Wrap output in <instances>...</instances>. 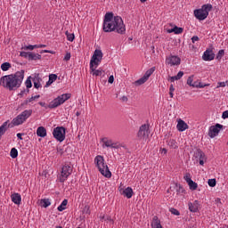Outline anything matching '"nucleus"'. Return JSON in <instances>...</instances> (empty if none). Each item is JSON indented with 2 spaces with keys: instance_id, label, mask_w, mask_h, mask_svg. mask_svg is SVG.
Here are the masks:
<instances>
[{
  "instance_id": "1",
  "label": "nucleus",
  "mask_w": 228,
  "mask_h": 228,
  "mask_svg": "<svg viewBox=\"0 0 228 228\" xmlns=\"http://www.w3.org/2000/svg\"><path fill=\"white\" fill-rule=\"evenodd\" d=\"M102 29L104 33H118L119 35L126 34V25L124 24V20L120 16H114L113 12H106Z\"/></svg>"
},
{
  "instance_id": "2",
  "label": "nucleus",
  "mask_w": 228,
  "mask_h": 228,
  "mask_svg": "<svg viewBox=\"0 0 228 228\" xmlns=\"http://www.w3.org/2000/svg\"><path fill=\"white\" fill-rule=\"evenodd\" d=\"M22 81H24V69L0 77V86L9 90V92H15V90L20 88Z\"/></svg>"
},
{
  "instance_id": "3",
  "label": "nucleus",
  "mask_w": 228,
  "mask_h": 228,
  "mask_svg": "<svg viewBox=\"0 0 228 228\" xmlns=\"http://www.w3.org/2000/svg\"><path fill=\"white\" fill-rule=\"evenodd\" d=\"M102 51L96 49L90 61V74L92 76H102V69H96L102 61Z\"/></svg>"
},
{
  "instance_id": "4",
  "label": "nucleus",
  "mask_w": 228,
  "mask_h": 228,
  "mask_svg": "<svg viewBox=\"0 0 228 228\" xmlns=\"http://www.w3.org/2000/svg\"><path fill=\"white\" fill-rule=\"evenodd\" d=\"M71 94H63L61 95H59L57 98L53 99L48 105L44 102H39V106H42V108H49L50 110H54V108H58V106H61L65 102V101H69L70 99Z\"/></svg>"
},
{
  "instance_id": "5",
  "label": "nucleus",
  "mask_w": 228,
  "mask_h": 228,
  "mask_svg": "<svg viewBox=\"0 0 228 228\" xmlns=\"http://www.w3.org/2000/svg\"><path fill=\"white\" fill-rule=\"evenodd\" d=\"M94 165L98 167L102 175L107 177V179L111 177V171H110V167H108V165L104 162V157L101 155L96 156L94 159Z\"/></svg>"
},
{
  "instance_id": "6",
  "label": "nucleus",
  "mask_w": 228,
  "mask_h": 228,
  "mask_svg": "<svg viewBox=\"0 0 228 228\" xmlns=\"http://www.w3.org/2000/svg\"><path fill=\"white\" fill-rule=\"evenodd\" d=\"M211 10H213V5L211 4H203L200 9H196L194 11V16L198 20H206Z\"/></svg>"
},
{
  "instance_id": "7",
  "label": "nucleus",
  "mask_w": 228,
  "mask_h": 228,
  "mask_svg": "<svg viewBox=\"0 0 228 228\" xmlns=\"http://www.w3.org/2000/svg\"><path fill=\"white\" fill-rule=\"evenodd\" d=\"M32 115L33 110H25L12 120V124L14 126H22Z\"/></svg>"
},
{
  "instance_id": "8",
  "label": "nucleus",
  "mask_w": 228,
  "mask_h": 228,
  "mask_svg": "<svg viewBox=\"0 0 228 228\" xmlns=\"http://www.w3.org/2000/svg\"><path fill=\"white\" fill-rule=\"evenodd\" d=\"M65 127L57 126L53 129V138L57 140V142H63L65 140Z\"/></svg>"
},
{
  "instance_id": "9",
  "label": "nucleus",
  "mask_w": 228,
  "mask_h": 228,
  "mask_svg": "<svg viewBox=\"0 0 228 228\" xmlns=\"http://www.w3.org/2000/svg\"><path fill=\"white\" fill-rule=\"evenodd\" d=\"M70 174H72V167L65 164L61 168L60 183H65Z\"/></svg>"
},
{
  "instance_id": "10",
  "label": "nucleus",
  "mask_w": 228,
  "mask_h": 228,
  "mask_svg": "<svg viewBox=\"0 0 228 228\" xmlns=\"http://www.w3.org/2000/svg\"><path fill=\"white\" fill-rule=\"evenodd\" d=\"M149 125H142L137 133V137L139 140H147V138H149Z\"/></svg>"
},
{
  "instance_id": "11",
  "label": "nucleus",
  "mask_w": 228,
  "mask_h": 228,
  "mask_svg": "<svg viewBox=\"0 0 228 228\" xmlns=\"http://www.w3.org/2000/svg\"><path fill=\"white\" fill-rule=\"evenodd\" d=\"M220 129H224V126L218 123L216 124V126H210L208 130V136L210 138H215V136H217L218 133H220Z\"/></svg>"
},
{
  "instance_id": "12",
  "label": "nucleus",
  "mask_w": 228,
  "mask_h": 228,
  "mask_svg": "<svg viewBox=\"0 0 228 228\" xmlns=\"http://www.w3.org/2000/svg\"><path fill=\"white\" fill-rule=\"evenodd\" d=\"M166 63L167 65H170V67L181 65V58L176 55H170L166 58Z\"/></svg>"
},
{
  "instance_id": "13",
  "label": "nucleus",
  "mask_w": 228,
  "mask_h": 228,
  "mask_svg": "<svg viewBox=\"0 0 228 228\" xmlns=\"http://www.w3.org/2000/svg\"><path fill=\"white\" fill-rule=\"evenodd\" d=\"M202 60L204 61H213L215 60V52H213V48H208L203 55H202Z\"/></svg>"
},
{
  "instance_id": "14",
  "label": "nucleus",
  "mask_w": 228,
  "mask_h": 228,
  "mask_svg": "<svg viewBox=\"0 0 228 228\" xmlns=\"http://www.w3.org/2000/svg\"><path fill=\"white\" fill-rule=\"evenodd\" d=\"M102 148L104 149V147H110V149H118V143L114 142L113 140L111 139H108L107 137H103L102 138Z\"/></svg>"
},
{
  "instance_id": "15",
  "label": "nucleus",
  "mask_w": 228,
  "mask_h": 228,
  "mask_svg": "<svg viewBox=\"0 0 228 228\" xmlns=\"http://www.w3.org/2000/svg\"><path fill=\"white\" fill-rule=\"evenodd\" d=\"M176 129L180 133H183V131H186V129H188V124H186V122H184V120L179 119L177 126H176Z\"/></svg>"
},
{
  "instance_id": "16",
  "label": "nucleus",
  "mask_w": 228,
  "mask_h": 228,
  "mask_svg": "<svg viewBox=\"0 0 228 228\" xmlns=\"http://www.w3.org/2000/svg\"><path fill=\"white\" fill-rule=\"evenodd\" d=\"M11 199L14 204L17 206H20V202H22V197L19 193H13L11 195Z\"/></svg>"
},
{
  "instance_id": "17",
  "label": "nucleus",
  "mask_w": 228,
  "mask_h": 228,
  "mask_svg": "<svg viewBox=\"0 0 228 228\" xmlns=\"http://www.w3.org/2000/svg\"><path fill=\"white\" fill-rule=\"evenodd\" d=\"M188 207L191 213H197L199 211V200H195L193 203L189 202Z\"/></svg>"
},
{
  "instance_id": "18",
  "label": "nucleus",
  "mask_w": 228,
  "mask_h": 228,
  "mask_svg": "<svg viewBox=\"0 0 228 228\" xmlns=\"http://www.w3.org/2000/svg\"><path fill=\"white\" fill-rule=\"evenodd\" d=\"M37 134L40 138H45V136H47V130L44 126H39L37 127Z\"/></svg>"
},
{
  "instance_id": "19",
  "label": "nucleus",
  "mask_w": 228,
  "mask_h": 228,
  "mask_svg": "<svg viewBox=\"0 0 228 228\" xmlns=\"http://www.w3.org/2000/svg\"><path fill=\"white\" fill-rule=\"evenodd\" d=\"M161 227V221L158 218V216H154L152 222H151V228H160Z\"/></svg>"
},
{
  "instance_id": "20",
  "label": "nucleus",
  "mask_w": 228,
  "mask_h": 228,
  "mask_svg": "<svg viewBox=\"0 0 228 228\" xmlns=\"http://www.w3.org/2000/svg\"><path fill=\"white\" fill-rule=\"evenodd\" d=\"M184 31V28L181 27L175 26L173 28L168 29L167 33H175V35H181Z\"/></svg>"
},
{
  "instance_id": "21",
  "label": "nucleus",
  "mask_w": 228,
  "mask_h": 228,
  "mask_svg": "<svg viewBox=\"0 0 228 228\" xmlns=\"http://www.w3.org/2000/svg\"><path fill=\"white\" fill-rule=\"evenodd\" d=\"M123 195L126 198V199H131V197H133V188L131 187H127L123 191Z\"/></svg>"
},
{
  "instance_id": "22",
  "label": "nucleus",
  "mask_w": 228,
  "mask_h": 228,
  "mask_svg": "<svg viewBox=\"0 0 228 228\" xmlns=\"http://www.w3.org/2000/svg\"><path fill=\"white\" fill-rule=\"evenodd\" d=\"M58 79V75L56 74H51L49 75V80L46 82L45 86H51L53 85V81H56Z\"/></svg>"
},
{
  "instance_id": "23",
  "label": "nucleus",
  "mask_w": 228,
  "mask_h": 228,
  "mask_svg": "<svg viewBox=\"0 0 228 228\" xmlns=\"http://www.w3.org/2000/svg\"><path fill=\"white\" fill-rule=\"evenodd\" d=\"M154 70H156V67H152L150 69H148L145 74L142 76V77H145V79L147 81H149V78L151 77V76H152V74H154Z\"/></svg>"
},
{
  "instance_id": "24",
  "label": "nucleus",
  "mask_w": 228,
  "mask_h": 228,
  "mask_svg": "<svg viewBox=\"0 0 228 228\" xmlns=\"http://www.w3.org/2000/svg\"><path fill=\"white\" fill-rule=\"evenodd\" d=\"M28 60L29 61L42 60V55H40L38 53H33L30 52L29 55H28Z\"/></svg>"
},
{
  "instance_id": "25",
  "label": "nucleus",
  "mask_w": 228,
  "mask_h": 228,
  "mask_svg": "<svg viewBox=\"0 0 228 228\" xmlns=\"http://www.w3.org/2000/svg\"><path fill=\"white\" fill-rule=\"evenodd\" d=\"M8 129V122H4L1 126H0V140L3 134L6 133V130Z\"/></svg>"
},
{
  "instance_id": "26",
  "label": "nucleus",
  "mask_w": 228,
  "mask_h": 228,
  "mask_svg": "<svg viewBox=\"0 0 228 228\" xmlns=\"http://www.w3.org/2000/svg\"><path fill=\"white\" fill-rule=\"evenodd\" d=\"M31 79H32L34 84L41 83L42 77H40V73H35L34 75H32Z\"/></svg>"
},
{
  "instance_id": "27",
  "label": "nucleus",
  "mask_w": 228,
  "mask_h": 228,
  "mask_svg": "<svg viewBox=\"0 0 228 228\" xmlns=\"http://www.w3.org/2000/svg\"><path fill=\"white\" fill-rule=\"evenodd\" d=\"M67 204H69V200H64L61 204L58 207V211H65V209H67Z\"/></svg>"
},
{
  "instance_id": "28",
  "label": "nucleus",
  "mask_w": 228,
  "mask_h": 228,
  "mask_svg": "<svg viewBox=\"0 0 228 228\" xmlns=\"http://www.w3.org/2000/svg\"><path fill=\"white\" fill-rule=\"evenodd\" d=\"M40 205L41 208H49V206L51 205V201L49 200V199H43L40 200Z\"/></svg>"
},
{
  "instance_id": "29",
  "label": "nucleus",
  "mask_w": 228,
  "mask_h": 228,
  "mask_svg": "<svg viewBox=\"0 0 228 228\" xmlns=\"http://www.w3.org/2000/svg\"><path fill=\"white\" fill-rule=\"evenodd\" d=\"M1 69L4 72H6V70H10V69H12V64L10 62H4L1 65Z\"/></svg>"
},
{
  "instance_id": "30",
  "label": "nucleus",
  "mask_w": 228,
  "mask_h": 228,
  "mask_svg": "<svg viewBox=\"0 0 228 228\" xmlns=\"http://www.w3.org/2000/svg\"><path fill=\"white\" fill-rule=\"evenodd\" d=\"M167 145H169V147L171 149H177V142H175V140L174 139H170L168 142H167Z\"/></svg>"
},
{
  "instance_id": "31",
  "label": "nucleus",
  "mask_w": 228,
  "mask_h": 228,
  "mask_svg": "<svg viewBox=\"0 0 228 228\" xmlns=\"http://www.w3.org/2000/svg\"><path fill=\"white\" fill-rule=\"evenodd\" d=\"M175 190L176 191V193H184V189L181 186V184L175 183L174 186Z\"/></svg>"
},
{
  "instance_id": "32",
  "label": "nucleus",
  "mask_w": 228,
  "mask_h": 228,
  "mask_svg": "<svg viewBox=\"0 0 228 228\" xmlns=\"http://www.w3.org/2000/svg\"><path fill=\"white\" fill-rule=\"evenodd\" d=\"M190 187V190H197V188H199V185L197 184V183L193 182V180H191L190 183H187Z\"/></svg>"
},
{
  "instance_id": "33",
  "label": "nucleus",
  "mask_w": 228,
  "mask_h": 228,
  "mask_svg": "<svg viewBox=\"0 0 228 228\" xmlns=\"http://www.w3.org/2000/svg\"><path fill=\"white\" fill-rule=\"evenodd\" d=\"M66 37H67V40H69V42H74V39L76 38V36L74 35V33H69V31H66L65 33Z\"/></svg>"
},
{
  "instance_id": "34",
  "label": "nucleus",
  "mask_w": 228,
  "mask_h": 228,
  "mask_svg": "<svg viewBox=\"0 0 228 228\" xmlns=\"http://www.w3.org/2000/svg\"><path fill=\"white\" fill-rule=\"evenodd\" d=\"M25 51H33V49H38V45H25L22 47Z\"/></svg>"
},
{
  "instance_id": "35",
  "label": "nucleus",
  "mask_w": 228,
  "mask_h": 228,
  "mask_svg": "<svg viewBox=\"0 0 228 228\" xmlns=\"http://www.w3.org/2000/svg\"><path fill=\"white\" fill-rule=\"evenodd\" d=\"M144 83H147V80L145 79L144 77H142L139 78L138 80H136V81L134 82V85H135L136 86H140L143 85Z\"/></svg>"
},
{
  "instance_id": "36",
  "label": "nucleus",
  "mask_w": 228,
  "mask_h": 228,
  "mask_svg": "<svg viewBox=\"0 0 228 228\" xmlns=\"http://www.w3.org/2000/svg\"><path fill=\"white\" fill-rule=\"evenodd\" d=\"M10 156H11V158H12V159H15V158H17V156H19V151L15 148H12L11 150Z\"/></svg>"
},
{
  "instance_id": "37",
  "label": "nucleus",
  "mask_w": 228,
  "mask_h": 228,
  "mask_svg": "<svg viewBox=\"0 0 228 228\" xmlns=\"http://www.w3.org/2000/svg\"><path fill=\"white\" fill-rule=\"evenodd\" d=\"M224 54H225V51L219 50L217 54H216V60H218L220 61V60H222V58H224Z\"/></svg>"
},
{
  "instance_id": "38",
  "label": "nucleus",
  "mask_w": 228,
  "mask_h": 228,
  "mask_svg": "<svg viewBox=\"0 0 228 228\" xmlns=\"http://www.w3.org/2000/svg\"><path fill=\"white\" fill-rule=\"evenodd\" d=\"M208 184L210 186V188H215L216 186V179H208Z\"/></svg>"
},
{
  "instance_id": "39",
  "label": "nucleus",
  "mask_w": 228,
  "mask_h": 228,
  "mask_svg": "<svg viewBox=\"0 0 228 228\" xmlns=\"http://www.w3.org/2000/svg\"><path fill=\"white\" fill-rule=\"evenodd\" d=\"M27 88H31L33 86V84L31 83V77H28L25 82Z\"/></svg>"
},
{
  "instance_id": "40",
  "label": "nucleus",
  "mask_w": 228,
  "mask_h": 228,
  "mask_svg": "<svg viewBox=\"0 0 228 228\" xmlns=\"http://www.w3.org/2000/svg\"><path fill=\"white\" fill-rule=\"evenodd\" d=\"M170 213L172 215H175V216H179V215H181V213L179 212V210H177L176 208H171L169 209Z\"/></svg>"
},
{
  "instance_id": "41",
  "label": "nucleus",
  "mask_w": 228,
  "mask_h": 228,
  "mask_svg": "<svg viewBox=\"0 0 228 228\" xmlns=\"http://www.w3.org/2000/svg\"><path fill=\"white\" fill-rule=\"evenodd\" d=\"M184 181H186V183H190V181L191 180V175L190 173H186L185 175L183 176Z\"/></svg>"
},
{
  "instance_id": "42",
  "label": "nucleus",
  "mask_w": 228,
  "mask_h": 228,
  "mask_svg": "<svg viewBox=\"0 0 228 228\" xmlns=\"http://www.w3.org/2000/svg\"><path fill=\"white\" fill-rule=\"evenodd\" d=\"M203 152L204 151H202V150H200V149L196 150V151L194 152L195 158H200V156H202Z\"/></svg>"
},
{
  "instance_id": "43",
  "label": "nucleus",
  "mask_w": 228,
  "mask_h": 228,
  "mask_svg": "<svg viewBox=\"0 0 228 228\" xmlns=\"http://www.w3.org/2000/svg\"><path fill=\"white\" fill-rule=\"evenodd\" d=\"M29 102H31L29 101V99L25 100L23 102L20 103V105L19 106V108H26V106H28V104H29Z\"/></svg>"
},
{
  "instance_id": "44",
  "label": "nucleus",
  "mask_w": 228,
  "mask_h": 228,
  "mask_svg": "<svg viewBox=\"0 0 228 228\" xmlns=\"http://www.w3.org/2000/svg\"><path fill=\"white\" fill-rule=\"evenodd\" d=\"M101 220H107L108 222H111V224H113V219H111V216H101Z\"/></svg>"
},
{
  "instance_id": "45",
  "label": "nucleus",
  "mask_w": 228,
  "mask_h": 228,
  "mask_svg": "<svg viewBox=\"0 0 228 228\" xmlns=\"http://www.w3.org/2000/svg\"><path fill=\"white\" fill-rule=\"evenodd\" d=\"M187 85H189V86H191V85H193V75L190 76L187 78Z\"/></svg>"
},
{
  "instance_id": "46",
  "label": "nucleus",
  "mask_w": 228,
  "mask_h": 228,
  "mask_svg": "<svg viewBox=\"0 0 228 228\" xmlns=\"http://www.w3.org/2000/svg\"><path fill=\"white\" fill-rule=\"evenodd\" d=\"M29 53L30 52H20V56L22 58H28L29 59Z\"/></svg>"
},
{
  "instance_id": "47",
  "label": "nucleus",
  "mask_w": 228,
  "mask_h": 228,
  "mask_svg": "<svg viewBox=\"0 0 228 228\" xmlns=\"http://www.w3.org/2000/svg\"><path fill=\"white\" fill-rule=\"evenodd\" d=\"M35 99H40V94H37V95H35V96H32V97L28 98V101L30 102H33V101H35Z\"/></svg>"
},
{
  "instance_id": "48",
  "label": "nucleus",
  "mask_w": 228,
  "mask_h": 228,
  "mask_svg": "<svg viewBox=\"0 0 228 228\" xmlns=\"http://www.w3.org/2000/svg\"><path fill=\"white\" fill-rule=\"evenodd\" d=\"M225 87V82H218L216 88H224Z\"/></svg>"
},
{
  "instance_id": "49",
  "label": "nucleus",
  "mask_w": 228,
  "mask_h": 228,
  "mask_svg": "<svg viewBox=\"0 0 228 228\" xmlns=\"http://www.w3.org/2000/svg\"><path fill=\"white\" fill-rule=\"evenodd\" d=\"M205 86H209L208 84H202V82H199L198 88H205Z\"/></svg>"
},
{
  "instance_id": "50",
  "label": "nucleus",
  "mask_w": 228,
  "mask_h": 228,
  "mask_svg": "<svg viewBox=\"0 0 228 228\" xmlns=\"http://www.w3.org/2000/svg\"><path fill=\"white\" fill-rule=\"evenodd\" d=\"M114 81H115V77H113V75L110 76L108 83H110V85H113Z\"/></svg>"
},
{
  "instance_id": "51",
  "label": "nucleus",
  "mask_w": 228,
  "mask_h": 228,
  "mask_svg": "<svg viewBox=\"0 0 228 228\" xmlns=\"http://www.w3.org/2000/svg\"><path fill=\"white\" fill-rule=\"evenodd\" d=\"M168 81H171V83H174V81H179L177 78V76L170 77Z\"/></svg>"
},
{
  "instance_id": "52",
  "label": "nucleus",
  "mask_w": 228,
  "mask_h": 228,
  "mask_svg": "<svg viewBox=\"0 0 228 228\" xmlns=\"http://www.w3.org/2000/svg\"><path fill=\"white\" fill-rule=\"evenodd\" d=\"M70 60V53H67L64 56V61H69Z\"/></svg>"
},
{
  "instance_id": "53",
  "label": "nucleus",
  "mask_w": 228,
  "mask_h": 228,
  "mask_svg": "<svg viewBox=\"0 0 228 228\" xmlns=\"http://www.w3.org/2000/svg\"><path fill=\"white\" fill-rule=\"evenodd\" d=\"M200 38L197 36H193L191 37L192 44H195V42H199Z\"/></svg>"
},
{
  "instance_id": "54",
  "label": "nucleus",
  "mask_w": 228,
  "mask_h": 228,
  "mask_svg": "<svg viewBox=\"0 0 228 228\" xmlns=\"http://www.w3.org/2000/svg\"><path fill=\"white\" fill-rule=\"evenodd\" d=\"M34 88H37V89L42 88V84H40V82H36L34 84Z\"/></svg>"
},
{
  "instance_id": "55",
  "label": "nucleus",
  "mask_w": 228,
  "mask_h": 228,
  "mask_svg": "<svg viewBox=\"0 0 228 228\" xmlns=\"http://www.w3.org/2000/svg\"><path fill=\"white\" fill-rule=\"evenodd\" d=\"M183 76H184V72L179 71V72L177 73V75H176V77H177L178 79H181V77H183Z\"/></svg>"
},
{
  "instance_id": "56",
  "label": "nucleus",
  "mask_w": 228,
  "mask_h": 228,
  "mask_svg": "<svg viewBox=\"0 0 228 228\" xmlns=\"http://www.w3.org/2000/svg\"><path fill=\"white\" fill-rule=\"evenodd\" d=\"M222 118H228V110L223 112Z\"/></svg>"
},
{
  "instance_id": "57",
  "label": "nucleus",
  "mask_w": 228,
  "mask_h": 228,
  "mask_svg": "<svg viewBox=\"0 0 228 228\" xmlns=\"http://www.w3.org/2000/svg\"><path fill=\"white\" fill-rule=\"evenodd\" d=\"M57 153L60 154V156H63V149L57 148Z\"/></svg>"
},
{
  "instance_id": "58",
  "label": "nucleus",
  "mask_w": 228,
  "mask_h": 228,
  "mask_svg": "<svg viewBox=\"0 0 228 228\" xmlns=\"http://www.w3.org/2000/svg\"><path fill=\"white\" fill-rule=\"evenodd\" d=\"M191 86H192V88H199V82H193Z\"/></svg>"
},
{
  "instance_id": "59",
  "label": "nucleus",
  "mask_w": 228,
  "mask_h": 228,
  "mask_svg": "<svg viewBox=\"0 0 228 228\" xmlns=\"http://www.w3.org/2000/svg\"><path fill=\"white\" fill-rule=\"evenodd\" d=\"M84 211L86 213V215H90V208L85 207Z\"/></svg>"
},
{
  "instance_id": "60",
  "label": "nucleus",
  "mask_w": 228,
  "mask_h": 228,
  "mask_svg": "<svg viewBox=\"0 0 228 228\" xmlns=\"http://www.w3.org/2000/svg\"><path fill=\"white\" fill-rule=\"evenodd\" d=\"M199 159H200V160H204V159H206V154L204 153V151H203L202 155L199 158Z\"/></svg>"
},
{
  "instance_id": "61",
  "label": "nucleus",
  "mask_w": 228,
  "mask_h": 228,
  "mask_svg": "<svg viewBox=\"0 0 228 228\" xmlns=\"http://www.w3.org/2000/svg\"><path fill=\"white\" fill-rule=\"evenodd\" d=\"M121 101H122L123 102H127V101H128L127 96H122V97H121Z\"/></svg>"
},
{
  "instance_id": "62",
  "label": "nucleus",
  "mask_w": 228,
  "mask_h": 228,
  "mask_svg": "<svg viewBox=\"0 0 228 228\" xmlns=\"http://www.w3.org/2000/svg\"><path fill=\"white\" fill-rule=\"evenodd\" d=\"M169 92H175V88H174V85H170L169 86Z\"/></svg>"
},
{
  "instance_id": "63",
  "label": "nucleus",
  "mask_w": 228,
  "mask_h": 228,
  "mask_svg": "<svg viewBox=\"0 0 228 228\" xmlns=\"http://www.w3.org/2000/svg\"><path fill=\"white\" fill-rule=\"evenodd\" d=\"M216 204H217V206H218L219 204H222V200L219 199V198L216 199Z\"/></svg>"
},
{
  "instance_id": "64",
  "label": "nucleus",
  "mask_w": 228,
  "mask_h": 228,
  "mask_svg": "<svg viewBox=\"0 0 228 228\" xmlns=\"http://www.w3.org/2000/svg\"><path fill=\"white\" fill-rule=\"evenodd\" d=\"M17 138H19V140H22V134H17Z\"/></svg>"
}]
</instances>
